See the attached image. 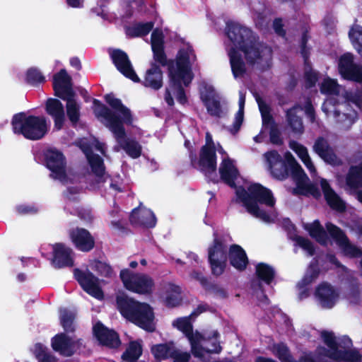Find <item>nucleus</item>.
I'll return each mask as SVG.
<instances>
[{"label": "nucleus", "instance_id": "1", "mask_svg": "<svg viewBox=\"0 0 362 362\" xmlns=\"http://www.w3.org/2000/svg\"><path fill=\"white\" fill-rule=\"evenodd\" d=\"M217 152L221 155L218 172L221 179L231 187H235L236 201L240 203L252 216L265 223L273 222L276 216L272 208L275 199L270 189L257 183L244 181L242 185L235 186L239 179V171L235 161L231 159L221 145Z\"/></svg>", "mask_w": 362, "mask_h": 362}, {"label": "nucleus", "instance_id": "2", "mask_svg": "<svg viewBox=\"0 0 362 362\" xmlns=\"http://www.w3.org/2000/svg\"><path fill=\"white\" fill-rule=\"evenodd\" d=\"M226 34L230 41L227 45L228 54L235 78L242 77L245 72V66L240 51L244 53L248 63L257 64L262 68L269 66L272 50L259 42L251 30L238 23L230 22L227 23Z\"/></svg>", "mask_w": 362, "mask_h": 362}, {"label": "nucleus", "instance_id": "3", "mask_svg": "<svg viewBox=\"0 0 362 362\" xmlns=\"http://www.w3.org/2000/svg\"><path fill=\"white\" fill-rule=\"evenodd\" d=\"M106 103L115 110L112 113L98 100H93V112L96 117L113 134L117 143L132 158H139L141 153V146L136 141L127 139L124 124L130 125L133 117L129 109L113 95L105 97Z\"/></svg>", "mask_w": 362, "mask_h": 362}, {"label": "nucleus", "instance_id": "4", "mask_svg": "<svg viewBox=\"0 0 362 362\" xmlns=\"http://www.w3.org/2000/svg\"><path fill=\"white\" fill-rule=\"evenodd\" d=\"M320 91L329 95L322 107L327 117L340 123L342 129H349L357 119L356 111L346 108V112L341 115L339 112L351 103L362 110V93L348 92L339 86L336 80L329 77L325 78L321 83Z\"/></svg>", "mask_w": 362, "mask_h": 362}, {"label": "nucleus", "instance_id": "5", "mask_svg": "<svg viewBox=\"0 0 362 362\" xmlns=\"http://www.w3.org/2000/svg\"><path fill=\"white\" fill-rule=\"evenodd\" d=\"M195 61L196 56L192 47L184 45L178 52L175 66H172L169 70L170 84L165 94V100L168 105L174 104L173 95L180 103H186L183 86H187L193 78L192 66Z\"/></svg>", "mask_w": 362, "mask_h": 362}, {"label": "nucleus", "instance_id": "6", "mask_svg": "<svg viewBox=\"0 0 362 362\" xmlns=\"http://www.w3.org/2000/svg\"><path fill=\"white\" fill-rule=\"evenodd\" d=\"M117 304L124 317L146 331H154V314L148 304L134 300L124 294L117 296Z\"/></svg>", "mask_w": 362, "mask_h": 362}, {"label": "nucleus", "instance_id": "7", "mask_svg": "<svg viewBox=\"0 0 362 362\" xmlns=\"http://www.w3.org/2000/svg\"><path fill=\"white\" fill-rule=\"evenodd\" d=\"M320 335L327 348L319 346L315 349L317 357H327L334 361L345 362H360L361 355L355 349H349L343 346L337 339L334 333L329 330H322Z\"/></svg>", "mask_w": 362, "mask_h": 362}, {"label": "nucleus", "instance_id": "8", "mask_svg": "<svg viewBox=\"0 0 362 362\" xmlns=\"http://www.w3.org/2000/svg\"><path fill=\"white\" fill-rule=\"evenodd\" d=\"M350 40L362 57V27L358 25H354L349 33ZM339 71L343 78L356 82H362V64H356L354 62V56L351 53H345L339 59Z\"/></svg>", "mask_w": 362, "mask_h": 362}, {"label": "nucleus", "instance_id": "9", "mask_svg": "<svg viewBox=\"0 0 362 362\" xmlns=\"http://www.w3.org/2000/svg\"><path fill=\"white\" fill-rule=\"evenodd\" d=\"M13 132L23 135L30 140L42 139L48 131L46 119L43 117L18 113L13 117L11 122Z\"/></svg>", "mask_w": 362, "mask_h": 362}, {"label": "nucleus", "instance_id": "10", "mask_svg": "<svg viewBox=\"0 0 362 362\" xmlns=\"http://www.w3.org/2000/svg\"><path fill=\"white\" fill-rule=\"evenodd\" d=\"M285 159L289 165L293 179L296 185L293 193L318 197L320 195L318 189L309 182L308 177L292 154L289 152L286 153Z\"/></svg>", "mask_w": 362, "mask_h": 362}, {"label": "nucleus", "instance_id": "11", "mask_svg": "<svg viewBox=\"0 0 362 362\" xmlns=\"http://www.w3.org/2000/svg\"><path fill=\"white\" fill-rule=\"evenodd\" d=\"M199 94L201 100L211 116L221 117L226 114L227 107L213 86L206 82L202 83Z\"/></svg>", "mask_w": 362, "mask_h": 362}, {"label": "nucleus", "instance_id": "12", "mask_svg": "<svg viewBox=\"0 0 362 362\" xmlns=\"http://www.w3.org/2000/svg\"><path fill=\"white\" fill-rule=\"evenodd\" d=\"M120 278L127 290L136 293L149 294L154 288L153 280L146 274H135L128 269H123L120 272Z\"/></svg>", "mask_w": 362, "mask_h": 362}, {"label": "nucleus", "instance_id": "13", "mask_svg": "<svg viewBox=\"0 0 362 362\" xmlns=\"http://www.w3.org/2000/svg\"><path fill=\"white\" fill-rule=\"evenodd\" d=\"M219 144H214L212 136L209 132L206 134V144L202 148L197 164L198 168L211 180L212 176L216 177V160L215 152L217 151Z\"/></svg>", "mask_w": 362, "mask_h": 362}, {"label": "nucleus", "instance_id": "14", "mask_svg": "<svg viewBox=\"0 0 362 362\" xmlns=\"http://www.w3.org/2000/svg\"><path fill=\"white\" fill-rule=\"evenodd\" d=\"M78 146L86 154L93 173L97 177H101L105 173L103 161L99 156L93 153V151H97L104 154V144L93 138L90 141H88L86 139H81L78 142Z\"/></svg>", "mask_w": 362, "mask_h": 362}, {"label": "nucleus", "instance_id": "15", "mask_svg": "<svg viewBox=\"0 0 362 362\" xmlns=\"http://www.w3.org/2000/svg\"><path fill=\"white\" fill-rule=\"evenodd\" d=\"M200 337L196 342V351L191 348V351L195 357L204 359L209 354H218L221 351L220 334L217 330H205L200 332Z\"/></svg>", "mask_w": 362, "mask_h": 362}, {"label": "nucleus", "instance_id": "16", "mask_svg": "<svg viewBox=\"0 0 362 362\" xmlns=\"http://www.w3.org/2000/svg\"><path fill=\"white\" fill-rule=\"evenodd\" d=\"M45 156L47 167L50 170L51 176L54 179L64 184H68L69 181L73 183V179L67 174L65 158L62 152L55 148H49Z\"/></svg>", "mask_w": 362, "mask_h": 362}, {"label": "nucleus", "instance_id": "17", "mask_svg": "<svg viewBox=\"0 0 362 362\" xmlns=\"http://www.w3.org/2000/svg\"><path fill=\"white\" fill-rule=\"evenodd\" d=\"M317 304L324 309L332 308L339 299V291L327 282L319 284L314 292Z\"/></svg>", "mask_w": 362, "mask_h": 362}, {"label": "nucleus", "instance_id": "18", "mask_svg": "<svg viewBox=\"0 0 362 362\" xmlns=\"http://www.w3.org/2000/svg\"><path fill=\"white\" fill-rule=\"evenodd\" d=\"M226 252L227 245L217 239L209 247V261L214 274L219 276L223 272L226 265Z\"/></svg>", "mask_w": 362, "mask_h": 362}, {"label": "nucleus", "instance_id": "19", "mask_svg": "<svg viewBox=\"0 0 362 362\" xmlns=\"http://www.w3.org/2000/svg\"><path fill=\"white\" fill-rule=\"evenodd\" d=\"M74 276L83 288L89 295L97 299H103V293L99 286V280L89 271L74 270Z\"/></svg>", "mask_w": 362, "mask_h": 362}, {"label": "nucleus", "instance_id": "20", "mask_svg": "<svg viewBox=\"0 0 362 362\" xmlns=\"http://www.w3.org/2000/svg\"><path fill=\"white\" fill-rule=\"evenodd\" d=\"M303 110L305 115L310 119L311 122H314L315 119L314 110L309 100L305 101L303 107L296 105L289 110L286 113L287 121L288 125L295 134H300L303 132V124L301 118L298 115V113Z\"/></svg>", "mask_w": 362, "mask_h": 362}, {"label": "nucleus", "instance_id": "21", "mask_svg": "<svg viewBox=\"0 0 362 362\" xmlns=\"http://www.w3.org/2000/svg\"><path fill=\"white\" fill-rule=\"evenodd\" d=\"M81 345L80 339L70 337L65 334H57L52 340L53 349L65 356L74 354Z\"/></svg>", "mask_w": 362, "mask_h": 362}, {"label": "nucleus", "instance_id": "22", "mask_svg": "<svg viewBox=\"0 0 362 362\" xmlns=\"http://www.w3.org/2000/svg\"><path fill=\"white\" fill-rule=\"evenodd\" d=\"M326 227L330 235L334 239L337 244L346 255L356 257L362 255L361 250L351 245L343 232L339 228L331 223H327Z\"/></svg>", "mask_w": 362, "mask_h": 362}, {"label": "nucleus", "instance_id": "23", "mask_svg": "<svg viewBox=\"0 0 362 362\" xmlns=\"http://www.w3.org/2000/svg\"><path fill=\"white\" fill-rule=\"evenodd\" d=\"M111 57L119 72L134 82L139 81V78L134 71L125 52L119 49L114 50L111 52Z\"/></svg>", "mask_w": 362, "mask_h": 362}, {"label": "nucleus", "instance_id": "24", "mask_svg": "<svg viewBox=\"0 0 362 362\" xmlns=\"http://www.w3.org/2000/svg\"><path fill=\"white\" fill-rule=\"evenodd\" d=\"M70 238L76 247L83 252L92 250L95 245V240L90 233L83 228H74L69 233Z\"/></svg>", "mask_w": 362, "mask_h": 362}, {"label": "nucleus", "instance_id": "25", "mask_svg": "<svg viewBox=\"0 0 362 362\" xmlns=\"http://www.w3.org/2000/svg\"><path fill=\"white\" fill-rule=\"evenodd\" d=\"M53 252L52 264L54 267L61 268L73 265V252L62 243H57L52 246Z\"/></svg>", "mask_w": 362, "mask_h": 362}, {"label": "nucleus", "instance_id": "26", "mask_svg": "<svg viewBox=\"0 0 362 362\" xmlns=\"http://www.w3.org/2000/svg\"><path fill=\"white\" fill-rule=\"evenodd\" d=\"M271 173L279 180H283L287 177L288 172L284 163L276 151H270L264 154Z\"/></svg>", "mask_w": 362, "mask_h": 362}, {"label": "nucleus", "instance_id": "27", "mask_svg": "<svg viewBox=\"0 0 362 362\" xmlns=\"http://www.w3.org/2000/svg\"><path fill=\"white\" fill-rule=\"evenodd\" d=\"M130 221L136 226L152 228L156 226V219L153 213L145 207L140 206L132 211Z\"/></svg>", "mask_w": 362, "mask_h": 362}, {"label": "nucleus", "instance_id": "28", "mask_svg": "<svg viewBox=\"0 0 362 362\" xmlns=\"http://www.w3.org/2000/svg\"><path fill=\"white\" fill-rule=\"evenodd\" d=\"M54 89L56 95L61 98L74 94L71 85V78L64 69L54 77Z\"/></svg>", "mask_w": 362, "mask_h": 362}, {"label": "nucleus", "instance_id": "29", "mask_svg": "<svg viewBox=\"0 0 362 362\" xmlns=\"http://www.w3.org/2000/svg\"><path fill=\"white\" fill-rule=\"evenodd\" d=\"M93 332L100 344L109 347H117L119 344V339L116 332L108 329L103 325L98 322L93 327Z\"/></svg>", "mask_w": 362, "mask_h": 362}, {"label": "nucleus", "instance_id": "30", "mask_svg": "<svg viewBox=\"0 0 362 362\" xmlns=\"http://www.w3.org/2000/svg\"><path fill=\"white\" fill-rule=\"evenodd\" d=\"M173 325L181 331L187 338L191 348L196 351V342L200 337V332L192 329V325L189 320V317L177 318L173 322Z\"/></svg>", "mask_w": 362, "mask_h": 362}, {"label": "nucleus", "instance_id": "31", "mask_svg": "<svg viewBox=\"0 0 362 362\" xmlns=\"http://www.w3.org/2000/svg\"><path fill=\"white\" fill-rule=\"evenodd\" d=\"M319 274L320 270L317 263L315 262H312L308 267L303 278L297 284L300 298L303 299L308 296V286L315 281Z\"/></svg>", "mask_w": 362, "mask_h": 362}, {"label": "nucleus", "instance_id": "32", "mask_svg": "<svg viewBox=\"0 0 362 362\" xmlns=\"http://www.w3.org/2000/svg\"><path fill=\"white\" fill-rule=\"evenodd\" d=\"M47 112L53 118L54 127L57 129H62L64 119V110L62 103L57 99L49 98L46 103Z\"/></svg>", "mask_w": 362, "mask_h": 362}, {"label": "nucleus", "instance_id": "33", "mask_svg": "<svg viewBox=\"0 0 362 362\" xmlns=\"http://www.w3.org/2000/svg\"><path fill=\"white\" fill-rule=\"evenodd\" d=\"M257 102L262 114L263 129L269 130L270 140L272 143L274 144H281L280 133L276 129V127L273 124L272 119L268 112L267 106L259 100Z\"/></svg>", "mask_w": 362, "mask_h": 362}, {"label": "nucleus", "instance_id": "34", "mask_svg": "<svg viewBox=\"0 0 362 362\" xmlns=\"http://www.w3.org/2000/svg\"><path fill=\"white\" fill-rule=\"evenodd\" d=\"M320 186L328 205L333 209L342 211L345 209V202L331 188L329 184L325 179H321Z\"/></svg>", "mask_w": 362, "mask_h": 362}, {"label": "nucleus", "instance_id": "35", "mask_svg": "<svg viewBox=\"0 0 362 362\" xmlns=\"http://www.w3.org/2000/svg\"><path fill=\"white\" fill-rule=\"evenodd\" d=\"M314 151L327 163L332 165L341 163L340 159L335 155L327 141L322 138H320L315 141Z\"/></svg>", "mask_w": 362, "mask_h": 362}, {"label": "nucleus", "instance_id": "36", "mask_svg": "<svg viewBox=\"0 0 362 362\" xmlns=\"http://www.w3.org/2000/svg\"><path fill=\"white\" fill-rule=\"evenodd\" d=\"M142 83L144 86L153 90H158L163 86V73L159 66L154 63L151 64L146 71Z\"/></svg>", "mask_w": 362, "mask_h": 362}, {"label": "nucleus", "instance_id": "37", "mask_svg": "<svg viewBox=\"0 0 362 362\" xmlns=\"http://www.w3.org/2000/svg\"><path fill=\"white\" fill-rule=\"evenodd\" d=\"M151 47L155 62L165 65L166 57L163 52V35L159 30H155L151 35Z\"/></svg>", "mask_w": 362, "mask_h": 362}, {"label": "nucleus", "instance_id": "38", "mask_svg": "<svg viewBox=\"0 0 362 362\" xmlns=\"http://www.w3.org/2000/svg\"><path fill=\"white\" fill-rule=\"evenodd\" d=\"M272 351L281 362H318L311 353L304 354L298 361H293L288 348L284 344L274 345Z\"/></svg>", "mask_w": 362, "mask_h": 362}, {"label": "nucleus", "instance_id": "39", "mask_svg": "<svg viewBox=\"0 0 362 362\" xmlns=\"http://www.w3.org/2000/svg\"><path fill=\"white\" fill-rule=\"evenodd\" d=\"M228 258L230 264L240 271L245 269L248 263L245 252L238 245H235L230 247Z\"/></svg>", "mask_w": 362, "mask_h": 362}, {"label": "nucleus", "instance_id": "40", "mask_svg": "<svg viewBox=\"0 0 362 362\" xmlns=\"http://www.w3.org/2000/svg\"><path fill=\"white\" fill-rule=\"evenodd\" d=\"M289 147L297 154V156L308 168L310 173L312 175H315L316 169L311 160L307 148L304 146L294 141L290 142Z\"/></svg>", "mask_w": 362, "mask_h": 362}, {"label": "nucleus", "instance_id": "41", "mask_svg": "<svg viewBox=\"0 0 362 362\" xmlns=\"http://www.w3.org/2000/svg\"><path fill=\"white\" fill-rule=\"evenodd\" d=\"M66 101V114L73 124H76L80 118V104L75 99V94L62 98Z\"/></svg>", "mask_w": 362, "mask_h": 362}, {"label": "nucleus", "instance_id": "42", "mask_svg": "<svg viewBox=\"0 0 362 362\" xmlns=\"http://www.w3.org/2000/svg\"><path fill=\"white\" fill-rule=\"evenodd\" d=\"M304 228L308 230L310 235L317 242L322 245L327 244L328 238L323 228L320 226L318 221H315L312 223L304 224Z\"/></svg>", "mask_w": 362, "mask_h": 362}, {"label": "nucleus", "instance_id": "43", "mask_svg": "<svg viewBox=\"0 0 362 362\" xmlns=\"http://www.w3.org/2000/svg\"><path fill=\"white\" fill-rule=\"evenodd\" d=\"M175 346L173 343L160 344L151 347V352L157 359L172 358Z\"/></svg>", "mask_w": 362, "mask_h": 362}, {"label": "nucleus", "instance_id": "44", "mask_svg": "<svg viewBox=\"0 0 362 362\" xmlns=\"http://www.w3.org/2000/svg\"><path fill=\"white\" fill-rule=\"evenodd\" d=\"M141 345L139 341H132L122 355L124 362H134L141 355Z\"/></svg>", "mask_w": 362, "mask_h": 362}, {"label": "nucleus", "instance_id": "45", "mask_svg": "<svg viewBox=\"0 0 362 362\" xmlns=\"http://www.w3.org/2000/svg\"><path fill=\"white\" fill-rule=\"evenodd\" d=\"M245 102V95L243 91L239 93V110L235 115L233 127L229 129L232 134L238 132L241 127L244 117V106Z\"/></svg>", "mask_w": 362, "mask_h": 362}, {"label": "nucleus", "instance_id": "46", "mask_svg": "<svg viewBox=\"0 0 362 362\" xmlns=\"http://www.w3.org/2000/svg\"><path fill=\"white\" fill-rule=\"evenodd\" d=\"M256 274L259 279L267 284H269L274 279L275 272L271 266L264 263H259L256 266Z\"/></svg>", "mask_w": 362, "mask_h": 362}, {"label": "nucleus", "instance_id": "47", "mask_svg": "<svg viewBox=\"0 0 362 362\" xmlns=\"http://www.w3.org/2000/svg\"><path fill=\"white\" fill-rule=\"evenodd\" d=\"M152 23H139L127 28L126 33L130 37H140L148 34L153 28Z\"/></svg>", "mask_w": 362, "mask_h": 362}, {"label": "nucleus", "instance_id": "48", "mask_svg": "<svg viewBox=\"0 0 362 362\" xmlns=\"http://www.w3.org/2000/svg\"><path fill=\"white\" fill-rule=\"evenodd\" d=\"M166 289L168 293L165 298L166 304L170 307L177 305L181 300L180 296V287L172 284H168Z\"/></svg>", "mask_w": 362, "mask_h": 362}, {"label": "nucleus", "instance_id": "49", "mask_svg": "<svg viewBox=\"0 0 362 362\" xmlns=\"http://www.w3.org/2000/svg\"><path fill=\"white\" fill-rule=\"evenodd\" d=\"M35 358L39 362H52L54 358L47 351V348L41 343H37L32 349Z\"/></svg>", "mask_w": 362, "mask_h": 362}, {"label": "nucleus", "instance_id": "50", "mask_svg": "<svg viewBox=\"0 0 362 362\" xmlns=\"http://www.w3.org/2000/svg\"><path fill=\"white\" fill-rule=\"evenodd\" d=\"M90 269L95 272L99 275L103 276H111L112 274V269L111 267L107 264L106 262L98 261V260H93L91 261L89 263L88 266Z\"/></svg>", "mask_w": 362, "mask_h": 362}, {"label": "nucleus", "instance_id": "51", "mask_svg": "<svg viewBox=\"0 0 362 362\" xmlns=\"http://www.w3.org/2000/svg\"><path fill=\"white\" fill-rule=\"evenodd\" d=\"M290 238L296 243V245L300 246L304 250L309 256L314 254V248L312 243L307 239L297 235H290Z\"/></svg>", "mask_w": 362, "mask_h": 362}, {"label": "nucleus", "instance_id": "52", "mask_svg": "<svg viewBox=\"0 0 362 362\" xmlns=\"http://www.w3.org/2000/svg\"><path fill=\"white\" fill-rule=\"evenodd\" d=\"M26 81L31 84H37L45 81V77L36 68L32 67L26 72Z\"/></svg>", "mask_w": 362, "mask_h": 362}, {"label": "nucleus", "instance_id": "53", "mask_svg": "<svg viewBox=\"0 0 362 362\" xmlns=\"http://www.w3.org/2000/svg\"><path fill=\"white\" fill-rule=\"evenodd\" d=\"M74 317L73 313L66 309L60 310L61 324L66 331L72 330V323Z\"/></svg>", "mask_w": 362, "mask_h": 362}, {"label": "nucleus", "instance_id": "54", "mask_svg": "<svg viewBox=\"0 0 362 362\" xmlns=\"http://www.w3.org/2000/svg\"><path fill=\"white\" fill-rule=\"evenodd\" d=\"M191 356L189 353L182 351L177 349H175L172 358L174 362H188Z\"/></svg>", "mask_w": 362, "mask_h": 362}, {"label": "nucleus", "instance_id": "55", "mask_svg": "<svg viewBox=\"0 0 362 362\" xmlns=\"http://www.w3.org/2000/svg\"><path fill=\"white\" fill-rule=\"evenodd\" d=\"M80 189L78 187L69 186L65 192V197L69 202L76 201L79 196Z\"/></svg>", "mask_w": 362, "mask_h": 362}, {"label": "nucleus", "instance_id": "56", "mask_svg": "<svg viewBox=\"0 0 362 362\" xmlns=\"http://www.w3.org/2000/svg\"><path fill=\"white\" fill-rule=\"evenodd\" d=\"M305 77L307 86L309 87L314 86L317 79V73L315 71H313L309 67L305 68Z\"/></svg>", "mask_w": 362, "mask_h": 362}, {"label": "nucleus", "instance_id": "57", "mask_svg": "<svg viewBox=\"0 0 362 362\" xmlns=\"http://www.w3.org/2000/svg\"><path fill=\"white\" fill-rule=\"evenodd\" d=\"M112 220L110 221V226L115 230H122L124 228L123 223L120 219L115 218V214L114 211L110 213Z\"/></svg>", "mask_w": 362, "mask_h": 362}, {"label": "nucleus", "instance_id": "58", "mask_svg": "<svg viewBox=\"0 0 362 362\" xmlns=\"http://www.w3.org/2000/svg\"><path fill=\"white\" fill-rule=\"evenodd\" d=\"M17 211L21 214H31L37 211L36 207L28 205H19L17 206Z\"/></svg>", "mask_w": 362, "mask_h": 362}, {"label": "nucleus", "instance_id": "59", "mask_svg": "<svg viewBox=\"0 0 362 362\" xmlns=\"http://www.w3.org/2000/svg\"><path fill=\"white\" fill-rule=\"evenodd\" d=\"M138 6V2L135 0L132 1H127L124 3V9L126 10L125 16L129 17L133 13L132 9L134 8L135 6Z\"/></svg>", "mask_w": 362, "mask_h": 362}, {"label": "nucleus", "instance_id": "60", "mask_svg": "<svg viewBox=\"0 0 362 362\" xmlns=\"http://www.w3.org/2000/svg\"><path fill=\"white\" fill-rule=\"evenodd\" d=\"M274 29L275 30V32L279 35H284V31L282 28L283 27V24H282V21L280 19H276L274 21Z\"/></svg>", "mask_w": 362, "mask_h": 362}, {"label": "nucleus", "instance_id": "61", "mask_svg": "<svg viewBox=\"0 0 362 362\" xmlns=\"http://www.w3.org/2000/svg\"><path fill=\"white\" fill-rule=\"evenodd\" d=\"M192 277L199 281L202 285L205 284L206 279L200 272H194L192 274Z\"/></svg>", "mask_w": 362, "mask_h": 362}, {"label": "nucleus", "instance_id": "62", "mask_svg": "<svg viewBox=\"0 0 362 362\" xmlns=\"http://www.w3.org/2000/svg\"><path fill=\"white\" fill-rule=\"evenodd\" d=\"M67 4L74 8L81 7L83 4V0H66Z\"/></svg>", "mask_w": 362, "mask_h": 362}, {"label": "nucleus", "instance_id": "63", "mask_svg": "<svg viewBox=\"0 0 362 362\" xmlns=\"http://www.w3.org/2000/svg\"><path fill=\"white\" fill-rule=\"evenodd\" d=\"M348 300L352 303H356L358 302V293L357 292H353L351 294H349L348 296Z\"/></svg>", "mask_w": 362, "mask_h": 362}, {"label": "nucleus", "instance_id": "64", "mask_svg": "<svg viewBox=\"0 0 362 362\" xmlns=\"http://www.w3.org/2000/svg\"><path fill=\"white\" fill-rule=\"evenodd\" d=\"M70 64L72 66L75 67L77 69H79L81 67L80 60L78 58L71 59Z\"/></svg>", "mask_w": 362, "mask_h": 362}]
</instances>
